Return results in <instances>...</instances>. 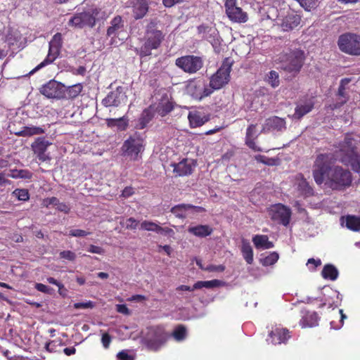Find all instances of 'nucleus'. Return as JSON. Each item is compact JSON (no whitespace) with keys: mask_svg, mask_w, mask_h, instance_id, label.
Returning a JSON list of instances; mask_svg holds the SVG:
<instances>
[{"mask_svg":"<svg viewBox=\"0 0 360 360\" xmlns=\"http://www.w3.org/2000/svg\"><path fill=\"white\" fill-rule=\"evenodd\" d=\"M139 221L134 217H129L127 219L126 229L134 230L136 229L139 225Z\"/></svg>","mask_w":360,"mask_h":360,"instance_id":"nucleus-57","label":"nucleus"},{"mask_svg":"<svg viewBox=\"0 0 360 360\" xmlns=\"http://www.w3.org/2000/svg\"><path fill=\"white\" fill-rule=\"evenodd\" d=\"M160 230H158V233H164L165 235L169 236H173L174 234V231H173V229L169 227L163 228L160 226Z\"/></svg>","mask_w":360,"mask_h":360,"instance_id":"nucleus-64","label":"nucleus"},{"mask_svg":"<svg viewBox=\"0 0 360 360\" xmlns=\"http://www.w3.org/2000/svg\"><path fill=\"white\" fill-rule=\"evenodd\" d=\"M314 108V103L311 101L307 102L303 105H298L296 106L295 113L292 117L295 119L300 120L306 114L309 113Z\"/></svg>","mask_w":360,"mask_h":360,"instance_id":"nucleus-35","label":"nucleus"},{"mask_svg":"<svg viewBox=\"0 0 360 360\" xmlns=\"http://www.w3.org/2000/svg\"><path fill=\"white\" fill-rule=\"evenodd\" d=\"M302 319L300 325L302 328L314 327L318 324L319 316L316 312L310 311L305 309L301 311Z\"/></svg>","mask_w":360,"mask_h":360,"instance_id":"nucleus-27","label":"nucleus"},{"mask_svg":"<svg viewBox=\"0 0 360 360\" xmlns=\"http://www.w3.org/2000/svg\"><path fill=\"white\" fill-rule=\"evenodd\" d=\"M45 132L44 129L39 127H24L22 130L15 133L19 136H31L34 135L42 134Z\"/></svg>","mask_w":360,"mask_h":360,"instance_id":"nucleus-37","label":"nucleus"},{"mask_svg":"<svg viewBox=\"0 0 360 360\" xmlns=\"http://www.w3.org/2000/svg\"><path fill=\"white\" fill-rule=\"evenodd\" d=\"M266 81L273 88L278 86L280 84L278 73L275 70H271L266 75Z\"/></svg>","mask_w":360,"mask_h":360,"instance_id":"nucleus-43","label":"nucleus"},{"mask_svg":"<svg viewBox=\"0 0 360 360\" xmlns=\"http://www.w3.org/2000/svg\"><path fill=\"white\" fill-rule=\"evenodd\" d=\"M172 336L177 341H181L186 337V328L184 325H178L172 333Z\"/></svg>","mask_w":360,"mask_h":360,"instance_id":"nucleus-44","label":"nucleus"},{"mask_svg":"<svg viewBox=\"0 0 360 360\" xmlns=\"http://www.w3.org/2000/svg\"><path fill=\"white\" fill-rule=\"evenodd\" d=\"M165 39V34L158 29L157 22L150 21L146 26L144 36V43L139 51L141 58L149 56L152 50L159 49Z\"/></svg>","mask_w":360,"mask_h":360,"instance_id":"nucleus-4","label":"nucleus"},{"mask_svg":"<svg viewBox=\"0 0 360 360\" xmlns=\"http://www.w3.org/2000/svg\"><path fill=\"white\" fill-rule=\"evenodd\" d=\"M83 86L81 83H77L70 86L66 89V94L69 98L73 99L77 98L82 91Z\"/></svg>","mask_w":360,"mask_h":360,"instance_id":"nucleus-39","label":"nucleus"},{"mask_svg":"<svg viewBox=\"0 0 360 360\" xmlns=\"http://www.w3.org/2000/svg\"><path fill=\"white\" fill-rule=\"evenodd\" d=\"M232 65L233 60L230 58H226L222 61L220 68L210 77L208 87L212 89V93L229 84Z\"/></svg>","mask_w":360,"mask_h":360,"instance_id":"nucleus-6","label":"nucleus"},{"mask_svg":"<svg viewBox=\"0 0 360 360\" xmlns=\"http://www.w3.org/2000/svg\"><path fill=\"white\" fill-rule=\"evenodd\" d=\"M124 22L121 15L115 16L110 22V26L106 31V35L109 37H117L124 30Z\"/></svg>","mask_w":360,"mask_h":360,"instance_id":"nucleus-25","label":"nucleus"},{"mask_svg":"<svg viewBox=\"0 0 360 360\" xmlns=\"http://www.w3.org/2000/svg\"><path fill=\"white\" fill-rule=\"evenodd\" d=\"M291 338V332L286 328L273 326L269 330L267 342L273 345L286 344Z\"/></svg>","mask_w":360,"mask_h":360,"instance_id":"nucleus-16","label":"nucleus"},{"mask_svg":"<svg viewBox=\"0 0 360 360\" xmlns=\"http://www.w3.org/2000/svg\"><path fill=\"white\" fill-rule=\"evenodd\" d=\"M333 157L331 153L319 154L313 165L312 175L319 186L325 183L333 191H344L351 186L352 175L341 166H331Z\"/></svg>","mask_w":360,"mask_h":360,"instance_id":"nucleus-1","label":"nucleus"},{"mask_svg":"<svg viewBox=\"0 0 360 360\" xmlns=\"http://www.w3.org/2000/svg\"><path fill=\"white\" fill-rule=\"evenodd\" d=\"M197 264L199 266V267L201 269H204V270L207 271L209 272H213V271L222 272V271H224L225 270V266L224 265H213V264H210V265L207 266L206 268H203L200 262H197Z\"/></svg>","mask_w":360,"mask_h":360,"instance_id":"nucleus-49","label":"nucleus"},{"mask_svg":"<svg viewBox=\"0 0 360 360\" xmlns=\"http://www.w3.org/2000/svg\"><path fill=\"white\" fill-rule=\"evenodd\" d=\"M154 115L151 107L146 108L143 110L138 120L137 128L143 129L152 120Z\"/></svg>","mask_w":360,"mask_h":360,"instance_id":"nucleus-33","label":"nucleus"},{"mask_svg":"<svg viewBox=\"0 0 360 360\" xmlns=\"http://www.w3.org/2000/svg\"><path fill=\"white\" fill-rule=\"evenodd\" d=\"M63 44L62 34L59 32L55 34L49 42V53L46 58L34 68L30 74H33L36 71L52 63L60 55Z\"/></svg>","mask_w":360,"mask_h":360,"instance_id":"nucleus-10","label":"nucleus"},{"mask_svg":"<svg viewBox=\"0 0 360 360\" xmlns=\"http://www.w3.org/2000/svg\"><path fill=\"white\" fill-rule=\"evenodd\" d=\"M221 284V281H220L219 280H217V279H214L212 281H197L194 284V288H197V290L201 289L202 288H213L220 286Z\"/></svg>","mask_w":360,"mask_h":360,"instance_id":"nucleus-38","label":"nucleus"},{"mask_svg":"<svg viewBox=\"0 0 360 360\" xmlns=\"http://www.w3.org/2000/svg\"><path fill=\"white\" fill-rule=\"evenodd\" d=\"M256 124H250L248 127L245 134L246 146L254 151H262V148L257 146L255 140L258 138L259 134H257Z\"/></svg>","mask_w":360,"mask_h":360,"instance_id":"nucleus-26","label":"nucleus"},{"mask_svg":"<svg viewBox=\"0 0 360 360\" xmlns=\"http://www.w3.org/2000/svg\"><path fill=\"white\" fill-rule=\"evenodd\" d=\"M255 159L258 162L263 163L264 165L273 166L277 163V159L269 158L262 155H257L255 156Z\"/></svg>","mask_w":360,"mask_h":360,"instance_id":"nucleus-46","label":"nucleus"},{"mask_svg":"<svg viewBox=\"0 0 360 360\" xmlns=\"http://www.w3.org/2000/svg\"><path fill=\"white\" fill-rule=\"evenodd\" d=\"M141 228L146 231H151L158 233V230H160V226L157 224L149 221H143L141 224Z\"/></svg>","mask_w":360,"mask_h":360,"instance_id":"nucleus-47","label":"nucleus"},{"mask_svg":"<svg viewBox=\"0 0 360 360\" xmlns=\"http://www.w3.org/2000/svg\"><path fill=\"white\" fill-rule=\"evenodd\" d=\"M321 264V261L320 259H315L314 258H310L308 259L307 265L309 266V269L314 271L316 267Z\"/></svg>","mask_w":360,"mask_h":360,"instance_id":"nucleus-55","label":"nucleus"},{"mask_svg":"<svg viewBox=\"0 0 360 360\" xmlns=\"http://www.w3.org/2000/svg\"><path fill=\"white\" fill-rule=\"evenodd\" d=\"M58 202H59V200L56 197L48 198L44 200V203L46 207H49L51 205H55L57 207Z\"/></svg>","mask_w":360,"mask_h":360,"instance_id":"nucleus-61","label":"nucleus"},{"mask_svg":"<svg viewBox=\"0 0 360 360\" xmlns=\"http://www.w3.org/2000/svg\"><path fill=\"white\" fill-rule=\"evenodd\" d=\"M340 50L352 56H360V36L353 33L341 34L338 41Z\"/></svg>","mask_w":360,"mask_h":360,"instance_id":"nucleus-9","label":"nucleus"},{"mask_svg":"<svg viewBox=\"0 0 360 360\" xmlns=\"http://www.w3.org/2000/svg\"><path fill=\"white\" fill-rule=\"evenodd\" d=\"M51 145V143L45 137H38L32 143L31 147L37 158L41 162H45L51 159L49 155L46 153L48 147Z\"/></svg>","mask_w":360,"mask_h":360,"instance_id":"nucleus-19","label":"nucleus"},{"mask_svg":"<svg viewBox=\"0 0 360 360\" xmlns=\"http://www.w3.org/2000/svg\"><path fill=\"white\" fill-rule=\"evenodd\" d=\"M279 255L276 252H272L269 255L260 259L261 264L264 266L274 264L278 259Z\"/></svg>","mask_w":360,"mask_h":360,"instance_id":"nucleus-45","label":"nucleus"},{"mask_svg":"<svg viewBox=\"0 0 360 360\" xmlns=\"http://www.w3.org/2000/svg\"><path fill=\"white\" fill-rule=\"evenodd\" d=\"M107 124L108 127H117L121 130L126 129L128 123L124 119V117H120L118 119L110 118L107 120Z\"/></svg>","mask_w":360,"mask_h":360,"instance_id":"nucleus-42","label":"nucleus"},{"mask_svg":"<svg viewBox=\"0 0 360 360\" xmlns=\"http://www.w3.org/2000/svg\"><path fill=\"white\" fill-rule=\"evenodd\" d=\"M346 226L352 231L360 230V218L356 216H347L346 218Z\"/></svg>","mask_w":360,"mask_h":360,"instance_id":"nucleus-40","label":"nucleus"},{"mask_svg":"<svg viewBox=\"0 0 360 360\" xmlns=\"http://www.w3.org/2000/svg\"><path fill=\"white\" fill-rule=\"evenodd\" d=\"M188 119L191 128L201 127L208 121V118L199 111L189 112Z\"/></svg>","mask_w":360,"mask_h":360,"instance_id":"nucleus-29","label":"nucleus"},{"mask_svg":"<svg viewBox=\"0 0 360 360\" xmlns=\"http://www.w3.org/2000/svg\"><path fill=\"white\" fill-rule=\"evenodd\" d=\"M127 96L123 91L122 86H117L114 91L108 94L103 99L102 103L105 107H118L121 104H125Z\"/></svg>","mask_w":360,"mask_h":360,"instance_id":"nucleus-17","label":"nucleus"},{"mask_svg":"<svg viewBox=\"0 0 360 360\" xmlns=\"http://www.w3.org/2000/svg\"><path fill=\"white\" fill-rule=\"evenodd\" d=\"M197 32L202 39L208 41L213 46L214 51L219 52L218 46L220 44L219 32L213 27L202 24L197 27Z\"/></svg>","mask_w":360,"mask_h":360,"instance_id":"nucleus-15","label":"nucleus"},{"mask_svg":"<svg viewBox=\"0 0 360 360\" xmlns=\"http://www.w3.org/2000/svg\"><path fill=\"white\" fill-rule=\"evenodd\" d=\"M169 335L162 326H157L148 328L143 342L152 351H158L167 342Z\"/></svg>","mask_w":360,"mask_h":360,"instance_id":"nucleus-7","label":"nucleus"},{"mask_svg":"<svg viewBox=\"0 0 360 360\" xmlns=\"http://www.w3.org/2000/svg\"><path fill=\"white\" fill-rule=\"evenodd\" d=\"M61 259H65L69 261H74L76 259V254L70 250H63L59 254Z\"/></svg>","mask_w":360,"mask_h":360,"instance_id":"nucleus-50","label":"nucleus"},{"mask_svg":"<svg viewBox=\"0 0 360 360\" xmlns=\"http://www.w3.org/2000/svg\"><path fill=\"white\" fill-rule=\"evenodd\" d=\"M94 307V303L92 301H87L85 302H76L74 304V308L79 309H92Z\"/></svg>","mask_w":360,"mask_h":360,"instance_id":"nucleus-54","label":"nucleus"},{"mask_svg":"<svg viewBox=\"0 0 360 360\" xmlns=\"http://www.w3.org/2000/svg\"><path fill=\"white\" fill-rule=\"evenodd\" d=\"M174 108V102L167 92L161 94V98L155 107V112L161 117H165L170 113Z\"/></svg>","mask_w":360,"mask_h":360,"instance_id":"nucleus-21","label":"nucleus"},{"mask_svg":"<svg viewBox=\"0 0 360 360\" xmlns=\"http://www.w3.org/2000/svg\"><path fill=\"white\" fill-rule=\"evenodd\" d=\"M252 242L257 249H270L274 246L266 235H255L252 238Z\"/></svg>","mask_w":360,"mask_h":360,"instance_id":"nucleus-32","label":"nucleus"},{"mask_svg":"<svg viewBox=\"0 0 360 360\" xmlns=\"http://www.w3.org/2000/svg\"><path fill=\"white\" fill-rule=\"evenodd\" d=\"M354 139L351 134H346L342 141L338 143L336 153H339L340 162L349 165L355 172H360V155L356 152Z\"/></svg>","mask_w":360,"mask_h":360,"instance_id":"nucleus-3","label":"nucleus"},{"mask_svg":"<svg viewBox=\"0 0 360 360\" xmlns=\"http://www.w3.org/2000/svg\"><path fill=\"white\" fill-rule=\"evenodd\" d=\"M143 150L144 139L137 133L130 136L122 146L123 155L133 161L138 160Z\"/></svg>","mask_w":360,"mask_h":360,"instance_id":"nucleus-8","label":"nucleus"},{"mask_svg":"<svg viewBox=\"0 0 360 360\" xmlns=\"http://www.w3.org/2000/svg\"><path fill=\"white\" fill-rule=\"evenodd\" d=\"M32 173L28 169H13L11 170V177L13 179H31Z\"/></svg>","mask_w":360,"mask_h":360,"instance_id":"nucleus-41","label":"nucleus"},{"mask_svg":"<svg viewBox=\"0 0 360 360\" xmlns=\"http://www.w3.org/2000/svg\"><path fill=\"white\" fill-rule=\"evenodd\" d=\"M175 65L188 74H194L203 66V60L201 57L194 55H186L176 59Z\"/></svg>","mask_w":360,"mask_h":360,"instance_id":"nucleus-11","label":"nucleus"},{"mask_svg":"<svg viewBox=\"0 0 360 360\" xmlns=\"http://www.w3.org/2000/svg\"><path fill=\"white\" fill-rule=\"evenodd\" d=\"M286 129L285 119L277 116H273L266 119L262 126V133H266L271 131H281Z\"/></svg>","mask_w":360,"mask_h":360,"instance_id":"nucleus-23","label":"nucleus"},{"mask_svg":"<svg viewBox=\"0 0 360 360\" xmlns=\"http://www.w3.org/2000/svg\"><path fill=\"white\" fill-rule=\"evenodd\" d=\"M187 91L193 98L197 101H201L212 94V89H209L207 86H202L200 82L195 80L189 81Z\"/></svg>","mask_w":360,"mask_h":360,"instance_id":"nucleus-18","label":"nucleus"},{"mask_svg":"<svg viewBox=\"0 0 360 360\" xmlns=\"http://www.w3.org/2000/svg\"><path fill=\"white\" fill-rule=\"evenodd\" d=\"M148 0H136L133 6V13L135 19L143 18L148 11Z\"/></svg>","mask_w":360,"mask_h":360,"instance_id":"nucleus-30","label":"nucleus"},{"mask_svg":"<svg viewBox=\"0 0 360 360\" xmlns=\"http://www.w3.org/2000/svg\"><path fill=\"white\" fill-rule=\"evenodd\" d=\"M172 166L174 167V172L176 173V176H187L193 172V167L191 164L188 162L186 159L183 160L179 163H174Z\"/></svg>","mask_w":360,"mask_h":360,"instance_id":"nucleus-28","label":"nucleus"},{"mask_svg":"<svg viewBox=\"0 0 360 360\" xmlns=\"http://www.w3.org/2000/svg\"><path fill=\"white\" fill-rule=\"evenodd\" d=\"M39 92L48 98L61 99L65 97V86L54 79L50 80L39 89Z\"/></svg>","mask_w":360,"mask_h":360,"instance_id":"nucleus-13","label":"nucleus"},{"mask_svg":"<svg viewBox=\"0 0 360 360\" xmlns=\"http://www.w3.org/2000/svg\"><path fill=\"white\" fill-rule=\"evenodd\" d=\"M301 20L302 18L299 14L294 11H290L282 19L280 27L284 32L292 31L300 25Z\"/></svg>","mask_w":360,"mask_h":360,"instance_id":"nucleus-22","label":"nucleus"},{"mask_svg":"<svg viewBox=\"0 0 360 360\" xmlns=\"http://www.w3.org/2000/svg\"><path fill=\"white\" fill-rule=\"evenodd\" d=\"M295 185L299 195L304 198L314 196L315 191L309 181L302 173H298L295 176Z\"/></svg>","mask_w":360,"mask_h":360,"instance_id":"nucleus-20","label":"nucleus"},{"mask_svg":"<svg viewBox=\"0 0 360 360\" xmlns=\"http://www.w3.org/2000/svg\"><path fill=\"white\" fill-rule=\"evenodd\" d=\"M87 251L91 253H95L98 255H103L105 253V250L103 248L94 245H90L89 247L88 248Z\"/></svg>","mask_w":360,"mask_h":360,"instance_id":"nucleus-59","label":"nucleus"},{"mask_svg":"<svg viewBox=\"0 0 360 360\" xmlns=\"http://www.w3.org/2000/svg\"><path fill=\"white\" fill-rule=\"evenodd\" d=\"M185 0H162L163 5L165 7L171 8L176 4L184 2Z\"/></svg>","mask_w":360,"mask_h":360,"instance_id":"nucleus-63","label":"nucleus"},{"mask_svg":"<svg viewBox=\"0 0 360 360\" xmlns=\"http://www.w3.org/2000/svg\"><path fill=\"white\" fill-rule=\"evenodd\" d=\"M134 191L133 188L130 187V186H127L123 189L121 196L124 198H127L131 196L134 194Z\"/></svg>","mask_w":360,"mask_h":360,"instance_id":"nucleus-62","label":"nucleus"},{"mask_svg":"<svg viewBox=\"0 0 360 360\" xmlns=\"http://www.w3.org/2000/svg\"><path fill=\"white\" fill-rule=\"evenodd\" d=\"M279 58L282 63V69L285 72L296 76L300 73L304 65L306 56L303 50L294 49L282 53Z\"/></svg>","mask_w":360,"mask_h":360,"instance_id":"nucleus-5","label":"nucleus"},{"mask_svg":"<svg viewBox=\"0 0 360 360\" xmlns=\"http://www.w3.org/2000/svg\"><path fill=\"white\" fill-rule=\"evenodd\" d=\"M112 341L111 336L108 333H103L101 337V342L105 349L109 348Z\"/></svg>","mask_w":360,"mask_h":360,"instance_id":"nucleus-56","label":"nucleus"},{"mask_svg":"<svg viewBox=\"0 0 360 360\" xmlns=\"http://www.w3.org/2000/svg\"><path fill=\"white\" fill-rule=\"evenodd\" d=\"M34 288L37 290L48 295L52 294L53 291V288L39 283H36Z\"/></svg>","mask_w":360,"mask_h":360,"instance_id":"nucleus-52","label":"nucleus"},{"mask_svg":"<svg viewBox=\"0 0 360 360\" xmlns=\"http://www.w3.org/2000/svg\"><path fill=\"white\" fill-rule=\"evenodd\" d=\"M117 357L119 360H134V357L129 354L127 350H122L118 352Z\"/></svg>","mask_w":360,"mask_h":360,"instance_id":"nucleus-58","label":"nucleus"},{"mask_svg":"<svg viewBox=\"0 0 360 360\" xmlns=\"http://www.w3.org/2000/svg\"><path fill=\"white\" fill-rule=\"evenodd\" d=\"M188 231L195 236L205 238L210 236L213 232V229L209 225H198L189 226Z\"/></svg>","mask_w":360,"mask_h":360,"instance_id":"nucleus-31","label":"nucleus"},{"mask_svg":"<svg viewBox=\"0 0 360 360\" xmlns=\"http://www.w3.org/2000/svg\"><path fill=\"white\" fill-rule=\"evenodd\" d=\"M225 13L230 21L236 23H245L249 18L248 13L238 6L237 0H226Z\"/></svg>","mask_w":360,"mask_h":360,"instance_id":"nucleus-12","label":"nucleus"},{"mask_svg":"<svg viewBox=\"0 0 360 360\" xmlns=\"http://www.w3.org/2000/svg\"><path fill=\"white\" fill-rule=\"evenodd\" d=\"M241 252L245 262L248 264H252L253 262V250L247 239L242 240Z\"/></svg>","mask_w":360,"mask_h":360,"instance_id":"nucleus-34","label":"nucleus"},{"mask_svg":"<svg viewBox=\"0 0 360 360\" xmlns=\"http://www.w3.org/2000/svg\"><path fill=\"white\" fill-rule=\"evenodd\" d=\"M109 14L101 8L92 5L82 11H77L69 19L68 25L75 29L94 28L96 23L105 21Z\"/></svg>","mask_w":360,"mask_h":360,"instance_id":"nucleus-2","label":"nucleus"},{"mask_svg":"<svg viewBox=\"0 0 360 360\" xmlns=\"http://www.w3.org/2000/svg\"><path fill=\"white\" fill-rule=\"evenodd\" d=\"M190 210H194L195 212H200L204 211V208L200 206L193 205L191 204H179L172 207L170 212L179 219H185L186 217V212Z\"/></svg>","mask_w":360,"mask_h":360,"instance_id":"nucleus-24","label":"nucleus"},{"mask_svg":"<svg viewBox=\"0 0 360 360\" xmlns=\"http://www.w3.org/2000/svg\"><path fill=\"white\" fill-rule=\"evenodd\" d=\"M56 209L60 211V212H64L65 214H68L70 211V207H69L68 205H67L66 203L65 202H58L57 207H56Z\"/></svg>","mask_w":360,"mask_h":360,"instance_id":"nucleus-60","label":"nucleus"},{"mask_svg":"<svg viewBox=\"0 0 360 360\" xmlns=\"http://www.w3.org/2000/svg\"><path fill=\"white\" fill-rule=\"evenodd\" d=\"M318 0H301V6L305 10L310 11L311 8H314L316 6Z\"/></svg>","mask_w":360,"mask_h":360,"instance_id":"nucleus-51","label":"nucleus"},{"mask_svg":"<svg viewBox=\"0 0 360 360\" xmlns=\"http://www.w3.org/2000/svg\"><path fill=\"white\" fill-rule=\"evenodd\" d=\"M269 214L273 221L286 226L290 223L291 211L282 204H276L270 207Z\"/></svg>","mask_w":360,"mask_h":360,"instance_id":"nucleus-14","label":"nucleus"},{"mask_svg":"<svg viewBox=\"0 0 360 360\" xmlns=\"http://www.w3.org/2000/svg\"><path fill=\"white\" fill-rule=\"evenodd\" d=\"M338 274L337 268L330 264H326L321 271L323 278L330 281H335L338 277Z\"/></svg>","mask_w":360,"mask_h":360,"instance_id":"nucleus-36","label":"nucleus"},{"mask_svg":"<svg viewBox=\"0 0 360 360\" xmlns=\"http://www.w3.org/2000/svg\"><path fill=\"white\" fill-rule=\"evenodd\" d=\"M90 234V232L82 229H72L69 232V236L72 237H85Z\"/></svg>","mask_w":360,"mask_h":360,"instance_id":"nucleus-53","label":"nucleus"},{"mask_svg":"<svg viewBox=\"0 0 360 360\" xmlns=\"http://www.w3.org/2000/svg\"><path fill=\"white\" fill-rule=\"evenodd\" d=\"M13 194L19 200L27 201L30 199V194L27 189L17 188L13 191Z\"/></svg>","mask_w":360,"mask_h":360,"instance_id":"nucleus-48","label":"nucleus"}]
</instances>
